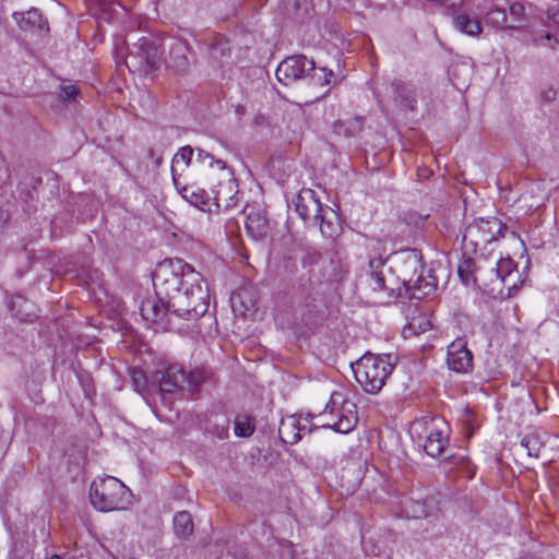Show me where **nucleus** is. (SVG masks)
Segmentation results:
<instances>
[{
	"mask_svg": "<svg viewBox=\"0 0 559 559\" xmlns=\"http://www.w3.org/2000/svg\"><path fill=\"white\" fill-rule=\"evenodd\" d=\"M201 282V274L181 259L159 262L153 272L155 297L141 302L142 318L150 322L163 321L170 314L199 319L209 309V293Z\"/></svg>",
	"mask_w": 559,
	"mask_h": 559,
	"instance_id": "1",
	"label": "nucleus"
},
{
	"mask_svg": "<svg viewBox=\"0 0 559 559\" xmlns=\"http://www.w3.org/2000/svg\"><path fill=\"white\" fill-rule=\"evenodd\" d=\"M394 364L395 357L393 355H374L368 352L352 364V369L362 389L367 393L376 394L385 384Z\"/></svg>",
	"mask_w": 559,
	"mask_h": 559,
	"instance_id": "2",
	"label": "nucleus"
},
{
	"mask_svg": "<svg viewBox=\"0 0 559 559\" xmlns=\"http://www.w3.org/2000/svg\"><path fill=\"white\" fill-rule=\"evenodd\" d=\"M90 500L92 506L100 512L124 510L132 504V493L116 477H98L91 485Z\"/></svg>",
	"mask_w": 559,
	"mask_h": 559,
	"instance_id": "3",
	"label": "nucleus"
},
{
	"mask_svg": "<svg viewBox=\"0 0 559 559\" xmlns=\"http://www.w3.org/2000/svg\"><path fill=\"white\" fill-rule=\"evenodd\" d=\"M414 441L431 457H439L449 444V427L440 417L416 419L409 428Z\"/></svg>",
	"mask_w": 559,
	"mask_h": 559,
	"instance_id": "4",
	"label": "nucleus"
},
{
	"mask_svg": "<svg viewBox=\"0 0 559 559\" xmlns=\"http://www.w3.org/2000/svg\"><path fill=\"white\" fill-rule=\"evenodd\" d=\"M154 378L163 394H174L185 390L192 394L204 380L201 371L195 370L187 374L183 368L176 364L157 370Z\"/></svg>",
	"mask_w": 559,
	"mask_h": 559,
	"instance_id": "5",
	"label": "nucleus"
},
{
	"mask_svg": "<svg viewBox=\"0 0 559 559\" xmlns=\"http://www.w3.org/2000/svg\"><path fill=\"white\" fill-rule=\"evenodd\" d=\"M507 229L497 217L478 218L466 226L463 242L469 241L474 247L490 243L504 237Z\"/></svg>",
	"mask_w": 559,
	"mask_h": 559,
	"instance_id": "6",
	"label": "nucleus"
},
{
	"mask_svg": "<svg viewBox=\"0 0 559 559\" xmlns=\"http://www.w3.org/2000/svg\"><path fill=\"white\" fill-rule=\"evenodd\" d=\"M312 71H314L313 60L302 55H295L287 57L278 64L275 75L280 83L289 85L310 75Z\"/></svg>",
	"mask_w": 559,
	"mask_h": 559,
	"instance_id": "7",
	"label": "nucleus"
},
{
	"mask_svg": "<svg viewBox=\"0 0 559 559\" xmlns=\"http://www.w3.org/2000/svg\"><path fill=\"white\" fill-rule=\"evenodd\" d=\"M296 213L308 225L317 226L319 214L323 212V204L320 202L316 191L301 189L293 200Z\"/></svg>",
	"mask_w": 559,
	"mask_h": 559,
	"instance_id": "8",
	"label": "nucleus"
},
{
	"mask_svg": "<svg viewBox=\"0 0 559 559\" xmlns=\"http://www.w3.org/2000/svg\"><path fill=\"white\" fill-rule=\"evenodd\" d=\"M447 364L459 373H467L473 369V354L464 338H456L448 345Z\"/></svg>",
	"mask_w": 559,
	"mask_h": 559,
	"instance_id": "9",
	"label": "nucleus"
},
{
	"mask_svg": "<svg viewBox=\"0 0 559 559\" xmlns=\"http://www.w3.org/2000/svg\"><path fill=\"white\" fill-rule=\"evenodd\" d=\"M313 418L311 414H307L306 416L290 415L281 420L278 427V437L281 441L285 444H295L301 439L302 431H310V428L307 427L306 424H301V420H305L307 424Z\"/></svg>",
	"mask_w": 559,
	"mask_h": 559,
	"instance_id": "10",
	"label": "nucleus"
},
{
	"mask_svg": "<svg viewBox=\"0 0 559 559\" xmlns=\"http://www.w3.org/2000/svg\"><path fill=\"white\" fill-rule=\"evenodd\" d=\"M394 103L404 110H414L417 105L416 92L413 84L401 79L390 82Z\"/></svg>",
	"mask_w": 559,
	"mask_h": 559,
	"instance_id": "11",
	"label": "nucleus"
},
{
	"mask_svg": "<svg viewBox=\"0 0 559 559\" xmlns=\"http://www.w3.org/2000/svg\"><path fill=\"white\" fill-rule=\"evenodd\" d=\"M496 277L507 286L508 295L519 289L514 280L519 278V272L510 258H500L493 269Z\"/></svg>",
	"mask_w": 559,
	"mask_h": 559,
	"instance_id": "12",
	"label": "nucleus"
},
{
	"mask_svg": "<svg viewBox=\"0 0 559 559\" xmlns=\"http://www.w3.org/2000/svg\"><path fill=\"white\" fill-rule=\"evenodd\" d=\"M207 49L213 67L218 68L229 63L231 49L228 39L224 36H214L209 43Z\"/></svg>",
	"mask_w": 559,
	"mask_h": 559,
	"instance_id": "13",
	"label": "nucleus"
},
{
	"mask_svg": "<svg viewBox=\"0 0 559 559\" xmlns=\"http://www.w3.org/2000/svg\"><path fill=\"white\" fill-rule=\"evenodd\" d=\"M452 24L456 31L467 36L477 37L483 32V26L477 17L463 11H453Z\"/></svg>",
	"mask_w": 559,
	"mask_h": 559,
	"instance_id": "14",
	"label": "nucleus"
},
{
	"mask_svg": "<svg viewBox=\"0 0 559 559\" xmlns=\"http://www.w3.org/2000/svg\"><path fill=\"white\" fill-rule=\"evenodd\" d=\"M246 229L255 240L266 235L269 229L267 219L261 210L254 207L246 210Z\"/></svg>",
	"mask_w": 559,
	"mask_h": 559,
	"instance_id": "15",
	"label": "nucleus"
},
{
	"mask_svg": "<svg viewBox=\"0 0 559 559\" xmlns=\"http://www.w3.org/2000/svg\"><path fill=\"white\" fill-rule=\"evenodd\" d=\"M352 407H355V405L352 403H345L342 409L337 412V420L333 423H323L322 427L331 428L340 433L350 432L357 423V417L353 414L350 409Z\"/></svg>",
	"mask_w": 559,
	"mask_h": 559,
	"instance_id": "16",
	"label": "nucleus"
},
{
	"mask_svg": "<svg viewBox=\"0 0 559 559\" xmlns=\"http://www.w3.org/2000/svg\"><path fill=\"white\" fill-rule=\"evenodd\" d=\"M14 17L21 27L26 32L45 31L48 32L47 21L43 17L39 10L33 8L23 13H14Z\"/></svg>",
	"mask_w": 559,
	"mask_h": 559,
	"instance_id": "17",
	"label": "nucleus"
},
{
	"mask_svg": "<svg viewBox=\"0 0 559 559\" xmlns=\"http://www.w3.org/2000/svg\"><path fill=\"white\" fill-rule=\"evenodd\" d=\"M385 263L386 260L381 257L372 258L369 261L367 281L371 289L374 292H382L385 289Z\"/></svg>",
	"mask_w": 559,
	"mask_h": 559,
	"instance_id": "18",
	"label": "nucleus"
},
{
	"mask_svg": "<svg viewBox=\"0 0 559 559\" xmlns=\"http://www.w3.org/2000/svg\"><path fill=\"white\" fill-rule=\"evenodd\" d=\"M136 46L140 58L145 62L146 67L150 69L156 68L160 60L159 47L156 41L147 37H142L139 39Z\"/></svg>",
	"mask_w": 559,
	"mask_h": 559,
	"instance_id": "19",
	"label": "nucleus"
},
{
	"mask_svg": "<svg viewBox=\"0 0 559 559\" xmlns=\"http://www.w3.org/2000/svg\"><path fill=\"white\" fill-rule=\"evenodd\" d=\"M171 177L175 187L186 201L199 209H201L202 205H205L203 191L186 186L180 187L177 178V169L174 166L171 167Z\"/></svg>",
	"mask_w": 559,
	"mask_h": 559,
	"instance_id": "20",
	"label": "nucleus"
},
{
	"mask_svg": "<svg viewBox=\"0 0 559 559\" xmlns=\"http://www.w3.org/2000/svg\"><path fill=\"white\" fill-rule=\"evenodd\" d=\"M317 225H319L323 236L334 237L338 231L336 213L328 205H323V212L319 214Z\"/></svg>",
	"mask_w": 559,
	"mask_h": 559,
	"instance_id": "21",
	"label": "nucleus"
},
{
	"mask_svg": "<svg viewBox=\"0 0 559 559\" xmlns=\"http://www.w3.org/2000/svg\"><path fill=\"white\" fill-rule=\"evenodd\" d=\"M174 531L180 538H187L193 533V521L189 512L181 511L175 514Z\"/></svg>",
	"mask_w": 559,
	"mask_h": 559,
	"instance_id": "22",
	"label": "nucleus"
},
{
	"mask_svg": "<svg viewBox=\"0 0 559 559\" xmlns=\"http://www.w3.org/2000/svg\"><path fill=\"white\" fill-rule=\"evenodd\" d=\"M205 429L218 440H225L229 436V420L225 416H215L213 420H209Z\"/></svg>",
	"mask_w": 559,
	"mask_h": 559,
	"instance_id": "23",
	"label": "nucleus"
},
{
	"mask_svg": "<svg viewBox=\"0 0 559 559\" xmlns=\"http://www.w3.org/2000/svg\"><path fill=\"white\" fill-rule=\"evenodd\" d=\"M361 127V120L358 117L353 118L349 121L336 120L333 123V132L337 135L349 138L359 132Z\"/></svg>",
	"mask_w": 559,
	"mask_h": 559,
	"instance_id": "24",
	"label": "nucleus"
},
{
	"mask_svg": "<svg viewBox=\"0 0 559 559\" xmlns=\"http://www.w3.org/2000/svg\"><path fill=\"white\" fill-rule=\"evenodd\" d=\"M187 47L182 43H175L170 47V57L173 67L180 72H185L189 67V60L185 55Z\"/></svg>",
	"mask_w": 559,
	"mask_h": 559,
	"instance_id": "25",
	"label": "nucleus"
},
{
	"mask_svg": "<svg viewBox=\"0 0 559 559\" xmlns=\"http://www.w3.org/2000/svg\"><path fill=\"white\" fill-rule=\"evenodd\" d=\"M484 21L485 24L492 26L495 28H514L513 26L507 24V13L501 8L490 9L487 12Z\"/></svg>",
	"mask_w": 559,
	"mask_h": 559,
	"instance_id": "26",
	"label": "nucleus"
},
{
	"mask_svg": "<svg viewBox=\"0 0 559 559\" xmlns=\"http://www.w3.org/2000/svg\"><path fill=\"white\" fill-rule=\"evenodd\" d=\"M426 504L417 500H406L403 503L401 516L419 519L423 515L427 519L429 514L426 513Z\"/></svg>",
	"mask_w": 559,
	"mask_h": 559,
	"instance_id": "27",
	"label": "nucleus"
},
{
	"mask_svg": "<svg viewBox=\"0 0 559 559\" xmlns=\"http://www.w3.org/2000/svg\"><path fill=\"white\" fill-rule=\"evenodd\" d=\"M235 435L237 437H250L254 431V425L249 416H237L235 419Z\"/></svg>",
	"mask_w": 559,
	"mask_h": 559,
	"instance_id": "28",
	"label": "nucleus"
},
{
	"mask_svg": "<svg viewBox=\"0 0 559 559\" xmlns=\"http://www.w3.org/2000/svg\"><path fill=\"white\" fill-rule=\"evenodd\" d=\"M509 12L513 21L522 22L525 15V7L519 0H508Z\"/></svg>",
	"mask_w": 559,
	"mask_h": 559,
	"instance_id": "29",
	"label": "nucleus"
},
{
	"mask_svg": "<svg viewBox=\"0 0 559 559\" xmlns=\"http://www.w3.org/2000/svg\"><path fill=\"white\" fill-rule=\"evenodd\" d=\"M197 162L203 165H207L209 167H213L214 164H216L221 169L226 168L225 162L215 159L210 153L201 148L198 150Z\"/></svg>",
	"mask_w": 559,
	"mask_h": 559,
	"instance_id": "30",
	"label": "nucleus"
},
{
	"mask_svg": "<svg viewBox=\"0 0 559 559\" xmlns=\"http://www.w3.org/2000/svg\"><path fill=\"white\" fill-rule=\"evenodd\" d=\"M521 447L525 448L527 451V454L530 456H538V452L540 450V443L539 441L532 436H526L521 441Z\"/></svg>",
	"mask_w": 559,
	"mask_h": 559,
	"instance_id": "31",
	"label": "nucleus"
},
{
	"mask_svg": "<svg viewBox=\"0 0 559 559\" xmlns=\"http://www.w3.org/2000/svg\"><path fill=\"white\" fill-rule=\"evenodd\" d=\"M193 157V148L189 145L181 147L173 158V164L178 163V159L185 162L186 166H189ZM175 165H171V167Z\"/></svg>",
	"mask_w": 559,
	"mask_h": 559,
	"instance_id": "32",
	"label": "nucleus"
},
{
	"mask_svg": "<svg viewBox=\"0 0 559 559\" xmlns=\"http://www.w3.org/2000/svg\"><path fill=\"white\" fill-rule=\"evenodd\" d=\"M473 264H474L473 260L467 259L462 264L459 265V270H457L459 276L465 284L468 283L469 277L472 275Z\"/></svg>",
	"mask_w": 559,
	"mask_h": 559,
	"instance_id": "33",
	"label": "nucleus"
},
{
	"mask_svg": "<svg viewBox=\"0 0 559 559\" xmlns=\"http://www.w3.org/2000/svg\"><path fill=\"white\" fill-rule=\"evenodd\" d=\"M132 382L135 391L143 392L146 388V381L143 372L133 370L131 373Z\"/></svg>",
	"mask_w": 559,
	"mask_h": 559,
	"instance_id": "34",
	"label": "nucleus"
},
{
	"mask_svg": "<svg viewBox=\"0 0 559 559\" xmlns=\"http://www.w3.org/2000/svg\"><path fill=\"white\" fill-rule=\"evenodd\" d=\"M79 90L75 85H63L61 86L60 97L64 100H72L78 95Z\"/></svg>",
	"mask_w": 559,
	"mask_h": 559,
	"instance_id": "35",
	"label": "nucleus"
},
{
	"mask_svg": "<svg viewBox=\"0 0 559 559\" xmlns=\"http://www.w3.org/2000/svg\"><path fill=\"white\" fill-rule=\"evenodd\" d=\"M435 289V286L428 282H425L424 290L421 292V285L415 286L414 290L412 292V296L414 298L420 299L423 296L428 295L430 292Z\"/></svg>",
	"mask_w": 559,
	"mask_h": 559,
	"instance_id": "36",
	"label": "nucleus"
},
{
	"mask_svg": "<svg viewBox=\"0 0 559 559\" xmlns=\"http://www.w3.org/2000/svg\"><path fill=\"white\" fill-rule=\"evenodd\" d=\"M557 92L552 87H548L540 93V100L545 104H550L556 99Z\"/></svg>",
	"mask_w": 559,
	"mask_h": 559,
	"instance_id": "37",
	"label": "nucleus"
},
{
	"mask_svg": "<svg viewBox=\"0 0 559 559\" xmlns=\"http://www.w3.org/2000/svg\"><path fill=\"white\" fill-rule=\"evenodd\" d=\"M342 395L340 393H333L331 395V402L329 404H326L325 408H324V412L323 414H320V416H323L325 414H330V415H333V412H334V404L336 403V399L337 397H341Z\"/></svg>",
	"mask_w": 559,
	"mask_h": 559,
	"instance_id": "38",
	"label": "nucleus"
},
{
	"mask_svg": "<svg viewBox=\"0 0 559 559\" xmlns=\"http://www.w3.org/2000/svg\"><path fill=\"white\" fill-rule=\"evenodd\" d=\"M234 197L229 198V200L227 199H223V197L221 195V193L217 194L216 197V204L218 207L221 206H224L225 210L229 209L231 205H234Z\"/></svg>",
	"mask_w": 559,
	"mask_h": 559,
	"instance_id": "39",
	"label": "nucleus"
},
{
	"mask_svg": "<svg viewBox=\"0 0 559 559\" xmlns=\"http://www.w3.org/2000/svg\"><path fill=\"white\" fill-rule=\"evenodd\" d=\"M320 72L322 73L319 76V80H320L321 84L322 85H328L331 82V79L333 76V72L331 70L326 71V69H324V68H321Z\"/></svg>",
	"mask_w": 559,
	"mask_h": 559,
	"instance_id": "40",
	"label": "nucleus"
},
{
	"mask_svg": "<svg viewBox=\"0 0 559 559\" xmlns=\"http://www.w3.org/2000/svg\"><path fill=\"white\" fill-rule=\"evenodd\" d=\"M7 221L8 214L4 211L0 210V229L5 225Z\"/></svg>",
	"mask_w": 559,
	"mask_h": 559,
	"instance_id": "41",
	"label": "nucleus"
},
{
	"mask_svg": "<svg viewBox=\"0 0 559 559\" xmlns=\"http://www.w3.org/2000/svg\"><path fill=\"white\" fill-rule=\"evenodd\" d=\"M243 111H245L243 106L238 105V106L236 107V112H237V115H242V114H243Z\"/></svg>",
	"mask_w": 559,
	"mask_h": 559,
	"instance_id": "42",
	"label": "nucleus"
},
{
	"mask_svg": "<svg viewBox=\"0 0 559 559\" xmlns=\"http://www.w3.org/2000/svg\"><path fill=\"white\" fill-rule=\"evenodd\" d=\"M162 162H163L162 156H158V157H156V159H155V165L158 167V166L162 164Z\"/></svg>",
	"mask_w": 559,
	"mask_h": 559,
	"instance_id": "43",
	"label": "nucleus"
},
{
	"mask_svg": "<svg viewBox=\"0 0 559 559\" xmlns=\"http://www.w3.org/2000/svg\"><path fill=\"white\" fill-rule=\"evenodd\" d=\"M46 559H61V557L59 555H52V556H50L49 558H46Z\"/></svg>",
	"mask_w": 559,
	"mask_h": 559,
	"instance_id": "44",
	"label": "nucleus"
}]
</instances>
